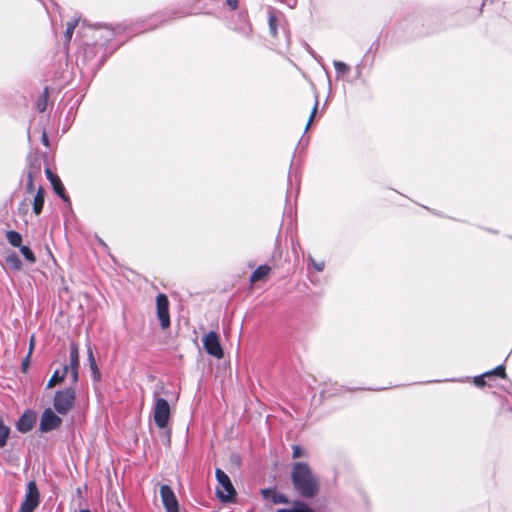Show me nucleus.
<instances>
[{
  "instance_id": "f257e3e1",
  "label": "nucleus",
  "mask_w": 512,
  "mask_h": 512,
  "mask_svg": "<svg viewBox=\"0 0 512 512\" xmlns=\"http://www.w3.org/2000/svg\"><path fill=\"white\" fill-rule=\"evenodd\" d=\"M291 478L295 489L306 498L314 497L319 491V482L307 463L296 462Z\"/></svg>"
},
{
  "instance_id": "f03ea898",
  "label": "nucleus",
  "mask_w": 512,
  "mask_h": 512,
  "mask_svg": "<svg viewBox=\"0 0 512 512\" xmlns=\"http://www.w3.org/2000/svg\"><path fill=\"white\" fill-rule=\"evenodd\" d=\"M76 390L73 385L57 390L53 398L54 410L60 415H67L75 406Z\"/></svg>"
},
{
  "instance_id": "7ed1b4c3",
  "label": "nucleus",
  "mask_w": 512,
  "mask_h": 512,
  "mask_svg": "<svg viewBox=\"0 0 512 512\" xmlns=\"http://www.w3.org/2000/svg\"><path fill=\"white\" fill-rule=\"evenodd\" d=\"M215 474L218 482L216 488L217 496L223 502H229L233 500V498L236 495V492L228 475L219 468L216 469Z\"/></svg>"
},
{
  "instance_id": "20e7f679",
  "label": "nucleus",
  "mask_w": 512,
  "mask_h": 512,
  "mask_svg": "<svg viewBox=\"0 0 512 512\" xmlns=\"http://www.w3.org/2000/svg\"><path fill=\"white\" fill-rule=\"evenodd\" d=\"M170 405L164 398L155 395V403L153 407V419L160 429H166L170 419Z\"/></svg>"
},
{
  "instance_id": "39448f33",
  "label": "nucleus",
  "mask_w": 512,
  "mask_h": 512,
  "mask_svg": "<svg viewBox=\"0 0 512 512\" xmlns=\"http://www.w3.org/2000/svg\"><path fill=\"white\" fill-rule=\"evenodd\" d=\"M40 503V493L35 481L27 484L25 498L22 501L18 512H33Z\"/></svg>"
},
{
  "instance_id": "423d86ee",
  "label": "nucleus",
  "mask_w": 512,
  "mask_h": 512,
  "mask_svg": "<svg viewBox=\"0 0 512 512\" xmlns=\"http://www.w3.org/2000/svg\"><path fill=\"white\" fill-rule=\"evenodd\" d=\"M62 424V419L51 408H46L40 419V430L44 433L57 429Z\"/></svg>"
},
{
  "instance_id": "0eeeda50",
  "label": "nucleus",
  "mask_w": 512,
  "mask_h": 512,
  "mask_svg": "<svg viewBox=\"0 0 512 512\" xmlns=\"http://www.w3.org/2000/svg\"><path fill=\"white\" fill-rule=\"evenodd\" d=\"M203 346L209 355L217 359L223 358L224 353L220 345L219 336L217 335V333L209 332L208 334H206L203 339Z\"/></svg>"
},
{
  "instance_id": "6e6552de",
  "label": "nucleus",
  "mask_w": 512,
  "mask_h": 512,
  "mask_svg": "<svg viewBox=\"0 0 512 512\" xmlns=\"http://www.w3.org/2000/svg\"><path fill=\"white\" fill-rule=\"evenodd\" d=\"M157 316L163 329L170 326L169 301L165 294H158L156 298Z\"/></svg>"
},
{
  "instance_id": "1a4fd4ad",
  "label": "nucleus",
  "mask_w": 512,
  "mask_h": 512,
  "mask_svg": "<svg viewBox=\"0 0 512 512\" xmlns=\"http://www.w3.org/2000/svg\"><path fill=\"white\" fill-rule=\"evenodd\" d=\"M160 496L166 512H179L177 498L170 486L161 485Z\"/></svg>"
},
{
  "instance_id": "9d476101",
  "label": "nucleus",
  "mask_w": 512,
  "mask_h": 512,
  "mask_svg": "<svg viewBox=\"0 0 512 512\" xmlns=\"http://www.w3.org/2000/svg\"><path fill=\"white\" fill-rule=\"evenodd\" d=\"M70 363L67 365L69 367L70 379L73 385H75L79 380V351L75 344H72L70 347Z\"/></svg>"
},
{
  "instance_id": "9b49d317",
  "label": "nucleus",
  "mask_w": 512,
  "mask_h": 512,
  "mask_svg": "<svg viewBox=\"0 0 512 512\" xmlns=\"http://www.w3.org/2000/svg\"><path fill=\"white\" fill-rule=\"evenodd\" d=\"M493 377H501V378L506 377L505 368L503 365H499L496 368H494L493 370L485 372L481 376L475 377L474 384L477 387H483L486 384L485 379L487 378L488 380H490Z\"/></svg>"
},
{
  "instance_id": "f8f14e48",
  "label": "nucleus",
  "mask_w": 512,
  "mask_h": 512,
  "mask_svg": "<svg viewBox=\"0 0 512 512\" xmlns=\"http://www.w3.org/2000/svg\"><path fill=\"white\" fill-rule=\"evenodd\" d=\"M36 422V414L31 411L25 412L17 422V429L21 433L29 432Z\"/></svg>"
},
{
  "instance_id": "ddd939ff",
  "label": "nucleus",
  "mask_w": 512,
  "mask_h": 512,
  "mask_svg": "<svg viewBox=\"0 0 512 512\" xmlns=\"http://www.w3.org/2000/svg\"><path fill=\"white\" fill-rule=\"evenodd\" d=\"M46 175H47V178L49 179V181L51 182V185L53 187V190L55 191V193L60 196L64 201H67L68 198L65 194V189H64V186L60 180V178L53 174L51 172L50 169H46Z\"/></svg>"
},
{
  "instance_id": "4468645a",
  "label": "nucleus",
  "mask_w": 512,
  "mask_h": 512,
  "mask_svg": "<svg viewBox=\"0 0 512 512\" xmlns=\"http://www.w3.org/2000/svg\"><path fill=\"white\" fill-rule=\"evenodd\" d=\"M261 494L264 499L270 501L273 504H288V498L281 493H277L274 489H263Z\"/></svg>"
},
{
  "instance_id": "2eb2a0df",
  "label": "nucleus",
  "mask_w": 512,
  "mask_h": 512,
  "mask_svg": "<svg viewBox=\"0 0 512 512\" xmlns=\"http://www.w3.org/2000/svg\"><path fill=\"white\" fill-rule=\"evenodd\" d=\"M68 374L70 375L69 367L67 365H64L60 370H56L49 379L47 383V388H53L55 385L63 382Z\"/></svg>"
},
{
  "instance_id": "dca6fc26",
  "label": "nucleus",
  "mask_w": 512,
  "mask_h": 512,
  "mask_svg": "<svg viewBox=\"0 0 512 512\" xmlns=\"http://www.w3.org/2000/svg\"><path fill=\"white\" fill-rule=\"evenodd\" d=\"M44 205V189L39 187L33 200V211L36 215H39Z\"/></svg>"
},
{
  "instance_id": "f3484780",
  "label": "nucleus",
  "mask_w": 512,
  "mask_h": 512,
  "mask_svg": "<svg viewBox=\"0 0 512 512\" xmlns=\"http://www.w3.org/2000/svg\"><path fill=\"white\" fill-rule=\"evenodd\" d=\"M270 272V267L268 265L259 266L250 276V281L255 283L257 281L263 280Z\"/></svg>"
},
{
  "instance_id": "a211bd4d",
  "label": "nucleus",
  "mask_w": 512,
  "mask_h": 512,
  "mask_svg": "<svg viewBox=\"0 0 512 512\" xmlns=\"http://www.w3.org/2000/svg\"><path fill=\"white\" fill-rule=\"evenodd\" d=\"M40 170V163H37L36 165H33L30 167V170L28 172V179L26 183V189L28 192H32L34 190V175L39 172Z\"/></svg>"
},
{
  "instance_id": "6ab92c4d",
  "label": "nucleus",
  "mask_w": 512,
  "mask_h": 512,
  "mask_svg": "<svg viewBox=\"0 0 512 512\" xmlns=\"http://www.w3.org/2000/svg\"><path fill=\"white\" fill-rule=\"evenodd\" d=\"M6 239L7 241L14 247H21V243H22V236L20 235V233L16 232V231H7L6 232Z\"/></svg>"
},
{
  "instance_id": "aec40b11",
  "label": "nucleus",
  "mask_w": 512,
  "mask_h": 512,
  "mask_svg": "<svg viewBox=\"0 0 512 512\" xmlns=\"http://www.w3.org/2000/svg\"><path fill=\"white\" fill-rule=\"evenodd\" d=\"M9 435L10 428L4 424L3 419L0 417V448L6 445Z\"/></svg>"
},
{
  "instance_id": "412c9836",
  "label": "nucleus",
  "mask_w": 512,
  "mask_h": 512,
  "mask_svg": "<svg viewBox=\"0 0 512 512\" xmlns=\"http://www.w3.org/2000/svg\"><path fill=\"white\" fill-rule=\"evenodd\" d=\"M6 262L10 266V268H12L15 271L20 270L22 267V262L15 253L8 255L6 257Z\"/></svg>"
},
{
  "instance_id": "4be33fe9",
  "label": "nucleus",
  "mask_w": 512,
  "mask_h": 512,
  "mask_svg": "<svg viewBox=\"0 0 512 512\" xmlns=\"http://www.w3.org/2000/svg\"><path fill=\"white\" fill-rule=\"evenodd\" d=\"M47 100H48V89L45 88L42 95L39 97V99L36 102V109L39 112H44L47 108Z\"/></svg>"
},
{
  "instance_id": "5701e85b",
  "label": "nucleus",
  "mask_w": 512,
  "mask_h": 512,
  "mask_svg": "<svg viewBox=\"0 0 512 512\" xmlns=\"http://www.w3.org/2000/svg\"><path fill=\"white\" fill-rule=\"evenodd\" d=\"M77 24H78V19H75L72 22H68L67 23L66 31H65V40H66V42H70V40L72 38V35H73V32H74V29L77 26Z\"/></svg>"
},
{
  "instance_id": "b1692460",
  "label": "nucleus",
  "mask_w": 512,
  "mask_h": 512,
  "mask_svg": "<svg viewBox=\"0 0 512 512\" xmlns=\"http://www.w3.org/2000/svg\"><path fill=\"white\" fill-rule=\"evenodd\" d=\"M20 252L24 256V258L29 261L30 263H34L36 261V258L34 256V253L31 251V249L27 246H21Z\"/></svg>"
},
{
  "instance_id": "393cba45",
  "label": "nucleus",
  "mask_w": 512,
  "mask_h": 512,
  "mask_svg": "<svg viewBox=\"0 0 512 512\" xmlns=\"http://www.w3.org/2000/svg\"><path fill=\"white\" fill-rule=\"evenodd\" d=\"M88 360H89V363H90V368L94 374L95 377H99V371H98V368H97V365H96V361H95V358H94V355H93V351L91 348H88Z\"/></svg>"
},
{
  "instance_id": "a878e982",
  "label": "nucleus",
  "mask_w": 512,
  "mask_h": 512,
  "mask_svg": "<svg viewBox=\"0 0 512 512\" xmlns=\"http://www.w3.org/2000/svg\"><path fill=\"white\" fill-rule=\"evenodd\" d=\"M277 512H314V511L311 508H309L308 506L301 504L292 509H279Z\"/></svg>"
},
{
  "instance_id": "bb28decb",
  "label": "nucleus",
  "mask_w": 512,
  "mask_h": 512,
  "mask_svg": "<svg viewBox=\"0 0 512 512\" xmlns=\"http://www.w3.org/2000/svg\"><path fill=\"white\" fill-rule=\"evenodd\" d=\"M268 23H269V29H270V32H271L272 36H276V33H277V19H276L275 15L273 13L269 14Z\"/></svg>"
},
{
  "instance_id": "cd10ccee",
  "label": "nucleus",
  "mask_w": 512,
  "mask_h": 512,
  "mask_svg": "<svg viewBox=\"0 0 512 512\" xmlns=\"http://www.w3.org/2000/svg\"><path fill=\"white\" fill-rule=\"evenodd\" d=\"M334 67L337 73L346 74L349 72V66L341 61H334Z\"/></svg>"
},
{
  "instance_id": "c85d7f7f",
  "label": "nucleus",
  "mask_w": 512,
  "mask_h": 512,
  "mask_svg": "<svg viewBox=\"0 0 512 512\" xmlns=\"http://www.w3.org/2000/svg\"><path fill=\"white\" fill-rule=\"evenodd\" d=\"M33 342H34V337H31L29 353L27 354L26 358L22 361V370H23V372H26L28 367H29V364H30L29 358H30V354H31L32 349H33Z\"/></svg>"
},
{
  "instance_id": "c756f323",
  "label": "nucleus",
  "mask_w": 512,
  "mask_h": 512,
  "mask_svg": "<svg viewBox=\"0 0 512 512\" xmlns=\"http://www.w3.org/2000/svg\"><path fill=\"white\" fill-rule=\"evenodd\" d=\"M318 105H319V102H318V98L316 97L315 98V103L313 105V108H312V111H311V114H310V117H309V120H308V123L306 125V130H308L310 124L312 123L314 117H315V114L317 112V109H318Z\"/></svg>"
},
{
  "instance_id": "7c9ffc66",
  "label": "nucleus",
  "mask_w": 512,
  "mask_h": 512,
  "mask_svg": "<svg viewBox=\"0 0 512 512\" xmlns=\"http://www.w3.org/2000/svg\"><path fill=\"white\" fill-rule=\"evenodd\" d=\"M305 455H306V453H305L304 449H302L298 445L293 446V453H292L293 458H300Z\"/></svg>"
},
{
  "instance_id": "2f4dec72",
  "label": "nucleus",
  "mask_w": 512,
  "mask_h": 512,
  "mask_svg": "<svg viewBox=\"0 0 512 512\" xmlns=\"http://www.w3.org/2000/svg\"><path fill=\"white\" fill-rule=\"evenodd\" d=\"M161 439H162V442L164 443V445L169 446L170 442H171V431L170 430H165L161 434Z\"/></svg>"
},
{
  "instance_id": "473e14b6",
  "label": "nucleus",
  "mask_w": 512,
  "mask_h": 512,
  "mask_svg": "<svg viewBox=\"0 0 512 512\" xmlns=\"http://www.w3.org/2000/svg\"><path fill=\"white\" fill-rule=\"evenodd\" d=\"M309 261L317 271H323L325 266L324 262H316L311 256L309 257Z\"/></svg>"
},
{
  "instance_id": "72a5a7b5",
  "label": "nucleus",
  "mask_w": 512,
  "mask_h": 512,
  "mask_svg": "<svg viewBox=\"0 0 512 512\" xmlns=\"http://www.w3.org/2000/svg\"><path fill=\"white\" fill-rule=\"evenodd\" d=\"M226 3L233 10H235L238 6V0H226Z\"/></svg>"
},
{
  "instance_id": "f704fd0d",
  "label": "nucleus",
  "mask_w": 512,
  "mask_h": 512,
  "mask_svg": "<svg viewBox=\"0 0 512 512\" xmlns=\"http://www.w3.org/2000/svg\"><path fill=\"white\" fill-rule=\"evenodd\" d=\"M27 210H28V205H27L26 203H24V202H23V203L20 205V207H19V211H20V212H23V213H26V212H27Z\"/></svg>"
},
{
  "instance_id": "c9c22d12",
  "label": "nucleus",
  "mask_w": 512,
  "mask_h": 512,
  "mask_svg": "<svg viewBox=\"0 0 512 512\" xmlns=\"http://www.w3.org/2000/svg\"><path fill=\"white\" fill-rule=\"evenodd\" d=\"M42 141L45 145H48V138H47V135L45 133H43L42 135Z\"/></svg>"
},
{
  "instance_id": "e433bc0d",
  "label": "nucleus",
  "mask_w": 512,
  "mask_h": 512,
  "mask_svg": "<svg viewBox=\"0 0 512 512\" xmlns=\"http://www.w3.org/2000/svg\"><path fill=\"white\" fill-rule=\"evenodd\" d=\"M80 512H91V511L85 509V510H81Z\"/></svg>"
}]
</instances>
